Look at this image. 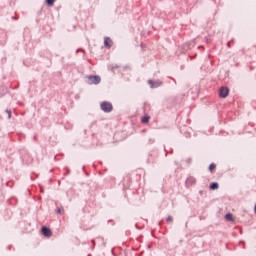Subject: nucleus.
Listing matches in <instances>:
<instances>
[{"mask_svg":"<svg viewBox=\"0 0 256 256\" xmlns=\"http://www.w3.org/2000/svg\"><path fill=\"white\" fill-rule=\"evenodd\" d=\"M9 119H11V111H7Z\"/></svg>","mask_w":256,"mask_h":256,"instance_id":"nucleus-13","label":"nucleus"},{"mask_svg":"<svg viewBox=\"0 0 256 256\" xmlns=\"http://www.w3.org/2000/svg\"><path fill=\"white\" fill-rule=\"evenodd\" d=\"M215 167H216L215 164H211V165L209 166V170H210V171H213V170L215 169Z\"/></svg>","mask_w":256,"mask_h":256,"instance_id":"nucleus-11","label":"nucleus"},{"mask_svg":"<svg viewBox=\"0 0 256 256\" xmlns=\"http://www.w3.org/2000/svg\"><path fill=\"white\" fill-rule=\"evenodd\" d=\"M42 235H44V237H51V230L47 227H43L42 228Z\"/></svg>","mask_w":256,"mask_h":256,"instance_id":"nucleus-5","label":"nucleus"},{"mask_svg":"<svg viewBox=\"0 0 256 256\" xmlns=\"http://www.w3.org/2000/svg\"><path fill=\"white\" fill-rule=\"evenodd\" d=\"M225 219H226L227 221H233V214H231V213L226 214V215H225Z\"/></svg>","mask_w":256,"mask_h":256,"instance_id":"nucleus-8","label":"nucleus"},{"mask_svg":"<svg viewBox=\"0 0 256 256\" xmlns=\"http://www.w3.org/2000/svg\"><path fill=\"white\" fill-rule=\"evenodd\" d=\"M210 189H212V191H214V189H219V184L218 183H212L210 185Z\"/></svg>","mask_w":256,"mask_h":256,"instance_id":"nucleus-7","label":"nucleus"},{"mask_svg":"<svg viewBox=\"0 0 256 256\" xmlns=\"http://www.w3.org/2000/svg\"><path fill=\"white\" fill-rule=\"evenodd\" d=\"M47 5H49L50 7H53L55 0H46Z\"/></svg>","mask_w":256,"mask_h":256,"instance_id":"nucleus-9","label":"nucleus"},{"mask_svg":"<svg viewBox=\"0 0 256 256\" xmlns=\"http://www.w3.org/2000/svg\"><path fill=\"white\" fill-rule=\"evenodd\" d=\"M58 213H61V209H58Z\"/></svg>","mask_w":256,"mask_h":256,"instance_id":"nucleus-14","label":"nucleus"},{"mask_svg":"<svg viewBox=\"0 0 256 256\" xmlns=\"http://www.w3.org/2000/svg\"><path fill=\"white\" fill-rule=\"evenodd\" d=\"M104 45H105V47L110 48L113 45V40H111V38H105Z\"/></svg>","mask_w":256,"mask_h":256,"instance_id":"nucleus-6","label":"nucleus"},{"mask_svg":"<svg viewBox=\"0 0 256 256\" xmlns=\"http://www.w3.org/2000/svg\"><path fill=\"white\" fill-rule=\"evenodd\" d=\"M142 123H149V117L148 116H144L142 118Z\"/></svg>","mask_w":256,"mask_h":256,"instance_id":"nucleus-10","label":"nucleus"},{"mask_svg":"<svg viewBox=\"0 0 256 256\" xmlns=\"http://www.w3.org/2000/svg\"><path fill=\"white\" fill-rule=\"evenodd\" d=\"M228 96H229V88L221 87L219 91V97H221L222 99H225Z\"/></svg>","mask_w":256,"mask_h":256,"instance_id":"nucleus-3","label":"nucleus"},{"mask_svg":"<svg viewBox=\"0 0 256 256\" xmlns=\"http://www.w3.org/2000/svg\"><path fill=\"white\" fill-rule=\"evenodd\" d=\"M167 222H168V223H172V222H173V217L168 216V217H167Z\"/></svg>","mask_w":256,"mask_h":256,"instance_id":"nucleus-12","label":"nucleus"},{"mask_svg":"<svg viewBox=\"0 0 256 256\" xmlns=\"http://www.w3.org/2000/svg\"><path fill=\"white\" fill-rule=\"evenodd\" d=\"M88 81H89V85H99V83H101V77L89 76Z\"/></svg>","mask_w":256,"mask_h":256,"instance_id":"nucleus-2","label":"nucleus"},{"mask_svg":"<svg viewBox=\"0 0 256 256\" xmlns=\"http://www.w3.org/2000/svg\"><path fill=\"white\" fill-rule=\"evenodd\" d=\"M101 109L105 113H110V111H113V105L109 102H102L101 103Z\"/></svg>","mask_w":256,"mask_h":256,"instance_id":"nucleus-1","label":"nucleus"},{"mask_svg":"<svg viewBox=\"0 0 256 256\" xmlns=\"http://www.w3.org/2000/svg\"><path fill=\"white\" fill-rule=\"evenodd\" d=\"M148 84L150 85L151 89H155V87H160L161 81L154 82L153 80H149Z\"/></svg>","mask_w":256,"mask_h":256,"instance_id":"nucleus-4","label":"nucleus"}]
</instances>
